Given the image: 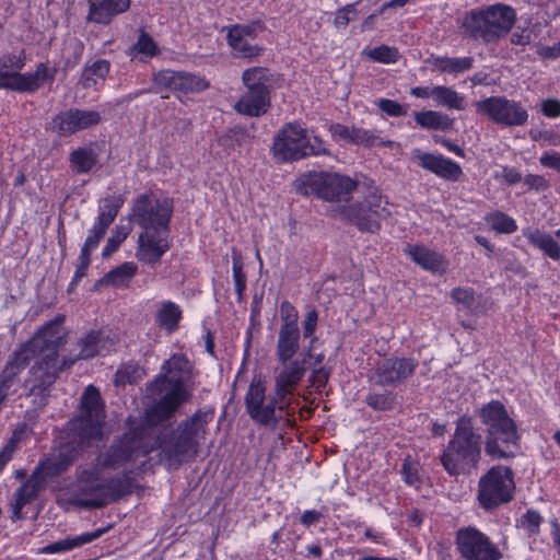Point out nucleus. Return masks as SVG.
Returning a JSON list of instances; mask_svg holds the SVG:
<instances>
[{
    "label": "nucleus",
    "instance_id": "f257e3e1",
    "mask_svg": "<svg viewBox=\"0 0 560 560\" xmlns=\"http://www.w3.org/2000/svg\"><path fill=\"white\" fill-rule=\"evenodd\" d=\"M65 316L58 315L46 323L32 338L39 357L28 370L24 381L27 397L37 408L47 405L51 388L60 372L65 370L63 358L59 360L58 350L67 342L63 328Z\"/></svg>",
    "mask_w": 560,
    "mask_h": 560
},
{
    "label": "nucleus",
    "instance_id": "f03ea898",
    "mask_svg": "<svg viewBox=\"0 0 560 560\" xmlns=\"http://www.w3.org/2000/svg\"><path fill=\"white\" fill-rule=\"evenodd\" d=\"M128 493L130 483L126 477L105 478L103 468L93 459L75 467L73 480L59 487L57 502L63 506L100 509Z\"/></svg>",
    "mask_w": 560,
    "mask_h": 560
},
{
    "label": "nucleus",
    "instance_id": "7ed1b4c3",
    "mask_svg": "<svg viewBox=\"0 0 560 560\" xmlns=\"http://www.w3.org/2000/svg\"><path fill=\"white\" fill-rule=\"evenodd\" d=\"M105 419L104 405L100 392L90 385L81 397L80 412L68 422L67 442L54 452L57 458L69 468L94 441L103 439Z\"/></svg>",
    "mask_w": 560,
    "mask_h": 560
},
{
    "label": "nucleus",
    "instance_id": "20e7f679",
    "mask_svg": "<svg viewBox=\"0 0 560 560\" xmlns=\"http://www.w3.org/2000/svg\"><path fill=\"white\" fill-rule=\"evenodd\" d=\"M162 372L148 387L149 396L154 398L147 411L151 422L171 418L190 396L186 383L191 377L192 365L185 354H173L162 365Z\"/></svg>",
    "mask_w": 560,
    "mask_h": 560
},
{
    "label": "nucleus",
    "instance_id": "39448f33",
    "mask_svg": "<svg viewBox=\"0 0 560 560\" xmlns=\"http://www.w3.org/2000/svg\"><path fill=\"white\" fill-rule=\"evenodd\" d=\"M213 419L212 410H197L182 421L176 429L164 434L159 442L160 460L170 468H178L183 463L196 457L201 442L206 439L207 427Z\"/></svg>",
    "mask_w": 560,
    "mask_h": 560
},
{
    "label": "nucleus",
    "instance_id": "423d86ee",
    "mask_svg": "<svg viewBox=\"0 0 560 560\" xmlns=\"http://www.w3.org/2000/svg\"><path fill=\"white\" fill-rule=\"evenodd\" d=\"M478 416L486 427V454L492 459L514 457L521 436L505 406L500 400H491L479 409Z\"/></svg>",
    "mask_w": 560,
    "mask_h": 560
},
{
    "label": "nucleus",
    "instance_id": "0eeeda50",
    "mask_svg": "<svg viewBox=\"0 0 560 560\" xmlns=\"http://www.w3.org/2000/svg\"><path fill=\"white\" fill-rule=\"evenodd\" d=\"M482 438L474 429L470 418L462 417L456 422L452 439L441 455V464L451 476L470 474L481 459Z\"/></svg>",
    "mask_w": 560,
    "mask_h": 560
},
{
    "label": "nucleus",
    "instance_id": "6e6552de",
    "mask_svg": "<svg viewBox=\"0 0 560 560\" xmlns=\"http://www.w3.org/2000/svg\"><path fill=\"white\" fill-rule=\"evenodd\" d=\"M516 21L513 8L497 3L471 10L463 20L464 33L485 44H493L505 37Z\"/></svg>",
    "mask_w": 560,
    "mask_h": 560
},
{
    "label": "nucleus",
    "instance_id": "1a4fd4ad",
    "mask_svg": "<svg viewBox=\"0 0 560 560\" xmlns=\"http://www.w3.org/2000/svg\"><path fill=\"white\" fill-rule=\"evenodd\" d=\"M244 402L249 418L261 427L276 429L289 415L290 398H280L276 392L267 395V381L260 374L253 376Z\"/></svg>",
    "mask_w": 560,
    "mask_h": 560
},
{
    "label": "nucleus",
    "instance_id": "9d476101",
    "mask_svg": "<svg viewBox=\"0 0 560 560\" xmlns=\"http://www.w3.org/2000/svg\"><path fill=\"white\" fill-rule=\"evenodd\" d=\"M272 153L282 162L298 161L308 155H331L319 137L313 136L312 143L307 130L296 122H289L279 130L273 139Z\"/></svg>",
    "mask_w": 560,
    "mask_h": 560
},
{
    "label": "nucleus",
    "instance_id": "9b49d317",
    "mask_svg": "<svg viewBox=\"0 0 560 560\" xmlns=\"http://www.w3.org/2000/svg\"><path fill=\"white\" fill-rule=\"evenodd\" d=\"M357 187L358 182L349 176L320 171L302 175L298 180L296 191L328 202H340L348 201Z\"/></svg>",
    "mask_w": 560,
    "mask_h": 560
},
{
    "label": "nucleus",
    "instance_id": "f8f14e48",
    "mask_svg": "<svg viewBox=\"0 0 560 560\" xmlns=\"http://www.w3.org/2000/svg\"><path fill=\"white\" fill-rule=\"evenodd\" d=\"M152 438L144 427H137L125 433L120 439L115 440L104 453L94 460L105 469H117L128 463L144 457L153 448Z\"/></svg>",
    "mask_w": 560,
    "mask_h": 560
},
{
    "label": "nucleus",
    "instance_id": "ddd939ff",
    "mask_svg": "<svg viewBox=\"0 0 560 560\" xmlns=\"http://www.w3.org/2000/svg\"><path fill=\"white\" fill-rule=\"evenodd\" d=\"M245 91L234 105V109L248 117L265 115L270 107L269 73L266 68L254 67L242 74Z\"/></svg>",
    "mask_w": 560,
    "mask_h": 560
},
{
    "label": "nucleus",
    "instance_id": "4468645a",
    "mask_svg": "<svg viewBox=\"0 0 560 560\" xmlns=\"http://www.w3.org/2000/svg\"><path fill=\"white\" fill-rule=\"evenodd\" d=\"M337 212L341 219L369 233L378 232L380 220L390 214L388 201L377 191L370 194L363 202L339 207Z\"/></svg>",
    "mask_w": 560,
    "mask_h": 560
},
{
    "label": "nucleus",
    "instance_id": "2eb2a0df",
    "mask_svg": "<svg viewBox=\"0 0 560 560\" xmlns=\"http://www.w3.org/2000/svg\"><path fill=\"white\" fill-rule=\"evenodd\" d=\"M172 214L171 200H160L152 194H142L132 202L130 220L142 231H170Z\"/></svg>",
    "mask_w": 560,
    "mask_h": 560
},
{
    "label": "nucleus",
    "instance_id": "dca6fc26",
    "mask_svg": "<svg viewBox=\"0 0 560 560\" xmlns=\"http://www.w3.org/2000/svg\"><path fill=\"white\" fill-rule=\"evenodd\" d=\"M513 471L505 466H494L478 482V501L485 510H493L513 498Z\"/></svg>",
    "mask_w": 560,
    "mask_h": 560
},
{
    "label": "nucleus",
    "instance_id": "f3484780",
    "mask_svg": "<svg viewBox=\"0 0 560 560\" xmlns=\"http://www.w3.org/2000/svg\"><path fill=\"white\" fill-rule=\"evenodd\" d=\"M455 545L464 560H500L503 557L490 537L471 526L457 530Z\"/></svg>",
    "mask_w": 560,
    "mask_h": 560
},
{
    "label": "nucleus",
    "instance_id": "a211bd4d",
    "mask_svg": "<svg viewBox=\"0 0 560 560\" xmlns=\"http://www.w3.org/2000/svg\"><path fill=\"white\" fill-rule=\"evenodd\" d=\"M479 114L495 124L506 127L523 126L528 120V112L520 102L504 96H491L475 103Z\"/></svg>",
    "mask_w": 560,
    "mask_h": 560
},
{
    "label": "nucleus",
    "instance_id": "6ab92c4d",
    "mask_svg": "<svg viewBox=\"0 0 560 560\" xmlns=\"http://www.w3.org/2000/svg\"><path fill=\"white\" fill-rule=\"evenodd\" d=\"M417 366V360L411 358H385L375 365L372 378L376 385L396 387L409 378Z\"/></svg>",
    "mask_w": 560,
    "mask_h": 560
},
{
    "label": "nucleus",
    "instance_id": "aec40b11",
    "mask_svg": "<svg viewBox=\"0 0 560 560\" xmlns=\"http://www.w3.org/2000/svg\"><path fill=\"white\" fill-rule=\"evenodd\" d=\"M153 92L170 90L173 92H200L208 88L207 82L195 74L184 71L161 70L153 74Z\"/></svg>",
    "mask_w": 560,
    "mask_h": 560
},
{
    "label": "nucleus",
    "instance_id": "412c9836",
    "mask_svg": "<svg viewBox=\"0 0 560 560\" xmlns=\"http://www.w3.org/2000/svg\"><path fill=\"white\" fill-rule=\"evenodd\" d=\"M170 248L168 231H142L137 240L135 256L140 262L154 267Z\"/></svg>",
    "mask_w": 560,
    "mask_h": 560
},
{
    "label": "nucleus",
    "instance_id": "4be33fe9",
    "mask_svg": "<svg viewBox=\"0 0 560 560\" xmlns=\"http://www.w3.org/2000/svg\"><path fill=\"white\" fill-rule=\"evenodd\" d=\"M262 30L260 22L250 24H235L228 27V44L237 58H254L260 55L261 47L253 42L258 32Z\"/></svg>",
    "mask_w": 560,
    "mask_h": 560
},
{
    "label": "nucleus",
    "instance_id": "5701e85b",
    "mask_svg": "<svg viewBox=\"0 0 560 560\" xmlns=\"http://www.w3.org/2000/svg\"><path fill=\"white\" fill-rule=\"evenodd\" d=\"M100 121L101 115L96 110L70 108L54 117L52 129L65 137L95 126Z\"/></svg>",
    "mask_w": 560,
    "mask_h": 560
},
{
    "label": "nucleus",
    "instance_id": "b1692460",
    "mask_svg": "<svg viewBox=\"0 0 560 560\" xmlns=\"http://www.w3.org/2000/svg\"><path fill=\"white\" fill-rule=\"evenodd\" d=\"M78 353L63 358L65 369L70 368L78 360H88L96 355H104L115 347V341L102 331L91 330L77 342Z\"/></svg>",
    "mask_w": 560,
    "mask_h": 560
},
{
    "label": "nucleus",
    "instance_id": "393cba45",
    "mask_svg": "<svg viewBox=\"0 0 560 560\" xmlns=\"http://www.w3.org/2000/svg\"><path fill=\"white\" fill-rule=\"evenodd\" d=\"M413 156L421 167L434 173L443 179L456 182L463 175L462 167L458 163L441 154L435 155L416 150Z\"/></svg>",
    "mask_w": 560,
    "mask_h": 560
},
{
    "label": "nucleus",
    "instance_id": "a878e982",
    "mask_svg": "<svg viewBox=\"0 0 560 560\" xmlns=\"http://www.w3.org/2000/svg\"><path fill=\"white\" fill-rule=\"evenodd\" d=\"M282 369L275 377V390L278 397L290 398L306 372L305 360H293L281 363Z\"/></svg>",
    "mask_w": 560,
    "mask_h": 560
},
{
    "label": "nucleus",
    "instance_id": "bb28decb",
    "mask_svg": "<svg viewBox=\"0 0 560 560\" xmlns=\"http://www.w3.org/2000/svg\"><path fill=\"white\" fill-rule=\"evenodd\" d=\"M328 130L332 137H339L340 139L357 145L390 147L393 144V141H382L374 131L363 128L349 127L337 122L331 124Z\"/></svg>",
    "mask_w": 560,
    "mask_h": 560
},
{
    "label": "nucleus",
    "instance_id": "cd10ccee",
    "mask_svg": "<svg viewBox=\"0 0 560 560\" xmlns=\"http://www.w3.org/2000/svg\"><path fill=\"white\" fill-rule=\"evenodd\" d=\"M131 0H90L86 20L108 25L113 19L129 10Z\"/></svg>",
    "mask_w": 560,
    "mask_h": 560
},
{
    "label": "nucleus",
    "instance_id": "c85d7f7f",
    "mask_svg": "<svg viewBox=\"0 0 560 560\" xmlns=\"http://www.w3.org/2000/svg\"><path fill=\"white\" fill-rule=\"evenodd\" d=\"M35 341L31 339L23 342L9 357L2 371V378L13 384L19 374L26 368L31 360L34 362L39 357V351L34 346Z\"/></svg>",
    "mask_w": 560,
    "mask_h": 560
},
{
    "label": "nucleus",
    "instance_id": "c756f323",
    "mask_svg": "<svg viewBox=\"0 0 560 560\" xmlns=\"http://www.w3.org/2000/svg\"><path fill=\"white\" fill-rule=\"evenodd\" d=\"M35 341L31 339L23 342L9 357L2 371V378L13 384L19 374L26 368L31 360L34 362L39 357V351L34 346Z\"/></svg>",
    "mask_w": 560,
    "mask_h": 560
},
{
    "label": "nucleus",
    "instance_id": "7c9ffc66",
    "mask_svg": "<svg viewBox=\"0 0 560 560\" xmlns=\"http://www.w3.org/2000/svg\"><path fill=\"white\" fill-rule=\"evenodd\" d=\"M58 69L42 62L33 73H18L16 92L34 93L45 83H52Z\"/></svg>",
    "mask_w": 560,
    "mask_h": 560
},
{
    "label": "nucleus",
    "instance_id": "2f4dec72",
    "mask_svg": "<svg viewBox=\"0 0 560 560\" xmlns=\"http://www.w3.org/2000/svg\"><path fill=\"white\" fill-rule=\"evenodd\" d=\"M107 532V528H98L90 533H83L77 536H68L63 539L55 541L45 546L42 549L43 553H59L67 552L77 548H80L86 544H90L98 539L103 534Z\"/></svg>",
    "mask_w": 560,
    "mask_h": 560
},
{
    "label": "nucleus",
    "instance_id": "473e14b6",
    "mask_svg": "<svg viewBox=\"0 0 560 560\" xmlns=\"http://www.w3.org/2000/svg\"><path fill=\"white\" fill-rule=\"evenodd\" d=\"M137 40L128 48L127 55L131 60L148 62L161 54V49L153 37L143 28L138 30Z\"/></svg>",
    "mask_w": 560,
    "mask_h": 560
},
{
    "label": "nucleus",
    "instance_id": "72a5a7b5",
    "mask_svg": "<svg viewBox=\"0 0 560 560\" xmlns=\"http://www.w3.org/2000/svg\"><path fill=\"white\" fill-rule=\"evenodd\" d=\"M405 253L411 260L419 265L421 268L431 272H439L444 270V260L442 255L429 249L425 246L408 245Z\"/></svg>",
    "mask_w": 560,
    "mask_h": 560
},
{
    "label": "nucleus",
    "instance_id": "f704fd0d",
    "mask_svg": "<svg viewBox=\"0 0 560 560\" xmlns=\"http://www.w3.org/2000/svg\"><path fill=\"white\" fill-rule=\"evenodd\" d=\"M138 272V266L133 261H125L120 266L105 273L95 283V288L113 287L127 288Z\"/></svg>",
    "mask_w": 560,
    "mask_h": 560
},
{
    "label": "nucleus",
    "instance_id": "c9c22d12",
    "mask_svg": "<svg viewBox=\"0 0 560 560\" xmlns=\"http://www.w3.org/2000/svg\"><path fill=\"white\" fill-rule=\"evenodd\" d=\"M523 235L534 247L544 252L552 260L560 259V245L551 234L537 228H526L523 230Z\"/></svg>",
    "mask_w": 560,
    "mask_h": 560
},
{
    "label": "nucleus",
    "instance_id": "e433bc0d",
    "mask_svg": "<svg viewBox=\"0 0 560 560\" xmlns=\"http://www.w3.org/2000/svg\"><path fill=\"white\" fill-rule=\"evenodd\" d=\"M300 349V329L279 328L276 347L278 362L285 363L293 359Z\"/></svg>",
    "mask_w": 560,
    "mask_h": 560
},
{
    "label": "nucleus",
    "instance_id": "4c0bfd02",
    "mask_svg": "<svg viewBox=\"0 0 560 560\" xmlns=\"http://www.w3.org/2000/svg\"><path fill=\"white\" fill-rule=\"evenodd\" d=\"M43 488V480L33 472L32 477L23 483L14 494L13 517L21 518L22 509L35 500Z\"/></svg>",
    "mask_w": 560,
    "mask_h": 560
},
{
    "label": "nucleus",
    "instance_id": "58836bf2",
    "mask_svg": "<svg viewBox=\"0 0 560 560\" xmlns=\"http://www.w3.org/2000/svg\"><path fill=\"white\" fill-rule=\"evenodd\" d=\"M428 63L431 65L435 71L458 74L472 68L474 58L431 56L428 59Z\"/></svg>",
    "mask_w": 560,
    "mask_h": 560
},
{
    "label": "nucleus",
    "instance_id": "ea45409f",
    "mask_svg": "<svg viewBox=\"0 0 560 560\" xmlns=\"http://www.w3.org/2000/svg\"><path fill=\"white\" fill-rule=\"evenodd\" d=\"M182 316L183 312L176 303L163 301L155 314V323L167 334H173L177 330Z\"/></svg>",
    "mask_w": 560,
    "mask_h": 560
},
{
    "label": "nucleus",
    "instance_id": "a19ab883",
    "mask_svg": "<svg viewBox=\"0 0 560 560\" xmlns=\"http://www.w3.org/2000/svg\"><path fill=\"white\" fill-rule=\"evenodd\" d=\"M109 71L110 62L108 60H95L92 65L83 68L79 83L85 90L96 88L106 80Z\"/></svg>",
    "mask_w": 560,
    "mask_h": 560
},
{
    "label": "nucleus",
    "instance_id": "79ce46f5",
    "mask_svg": "<svg viewBox=\"0 0 560 560\" xmlns=\"http://www.w3.org/2000/svg\"><path fill=\"white\" fill-rule=\"evenodd\" d=\"M413 119L420 127L428 130H447L453 126L452 118L436 110L416 112Z\"/></svg>",
    "mask_w": 560,
    "mask_h": 560
},
{
    "label": "nucleus",
    "instance_id": "37998d69",
    "mask_svg": "<svg viewBox=\"0 0 560 560\" xmlns=\"http://www.w3.org/2000/svg\"><path fill=\"white\" fill-rule=\"evenodd\" d=\"M98 155L92 148H79L71 152L70 163L77 173H88L97 163Z\"/></svg>",
    "mask_w": 560,
    "mask_h": 560
},
{
    "label": "nucleus",
    "instance_id": "c03bdc74",
    "mask_svg": "<svg viewBox=\"0 0 560 560\" xmlns=\"http://www.w3.org/2000/svg\"><path fill=\"white\" fill-rule=\"evenodd\" d=\"M435 104L451 109H465V100L455 90L444 85L435 86Z\"/></svg>",
    "mask_w": 560,
    "mask_h": 560
},
{
    "label": "nucleus",
    "instance_id": "a18cd8bd",
    "mask_svg": "<svg viewBox=\"0 0 560 560\" xmlns=\"http://www.w3.org/2000/svg\"><path fill=\"white\" fill-rule=\"evenodd\" d=\"M124 202L125 199L120 195L104 198L103 203L100 207L96 220L109 226L116 219Z\"/></svg>",
    "mask_w": 560,
    "mask_h": 560
},
{
    "label": "nucleus",
    "instance_id": "49530a36",
    "mask_svg": "<svg viewBox=\"0 0 560 560\" xmlns=\"http://www.w3.org/2000/svg\"><path fill=\"white\" fill-rule=\"evenodd\" d=\"M68 470L66 465L56 457L52 453L48 458L42 460L35 469V475H37L42 480L46 478H52L61 475Z\"/></svg>",
    "mask_w": 560,
    "mask_h": 560
},
{
    "label": "nucleus",
    "instance_id": "de8ad7c7",
    "mask_svg": "<svg viewBox=\"0 0 560 560\" xmlns=\"http://www.w3.org/2000/svg\"><path fill=\"white\" fill-rule=\"evenodd\" d=\"M130 232L131 226L129 223L116 225L103 248V257H110L119 248L120 244L127 238Z\"/></svg>",
    "mask_w": 560,
    "mask_h": 560
},
{
    "label": "nucleus",
    "instance_id": "09e8293b",
    "mask_svg": "<svg viewBox=\"0 0 560 560\" xmlns=\"http://www.w3.org/2000/svg\"><path fill=\"white\" fill-rule=\"evenodd\" d=\"M486 221L492 230L499 233L510 234L517 230L515 220L500 211L488 214Z\"/></svg>",
    "mask_w": 560,
    "mask_h": 560
},
{
    "label": "nucleus",
    "instance_id": "8fccbe9b",
    "mask_svg": "<svg viewBox=\"0 0 560 560\" xmlns=\"http://www.w3.org/2000/svg\"><path fill=\"white\" fill-rule=\"evenodd\" d=\"M141 377V370L138 364L129 362L120 365L115 373L114 383L116 386L136 383Z\"/></svg>",
    "mask_w": 560,
    "mask_h": 560
},
{
    "label": "nucleus",
    "instance_id": "3c124183",
    "mask_svg": "<svg viewBox=\"0 0 560 560\" xmlns=\"http://www.w3.org/2000/svg\"><path fill=\"white\" fill-rule=\"evenodd\" d=\"M365 402L374 410H389L396 405V395L389 390L370 393Z\"/></svg>",
    "mask_w": 560,
    "mask_h": 560
},
{
    "label": "nucleus",
    "instance_id": "603ef678",
    "mask_svg": "<svg viewBox=\"0 0 560 560\" xmlns=\"http://www.w3.org/2000/svg\"><path fill=\"white\" fill-rule=\"evenodd\" d=\"M365 55L369 57V59L382 63H393L396 62L399 58L398 49L386 45H381L369 49L365 51Z\"/></svg>",
    "mask_w": 560,
    "mask_h": 560
},
{
    "label": "nucleus",
    "instance_id": "864d4df0",
    "mask_svg": "<svg viewBox=\"0 0 560 560\" xmlns=\"http://www.w3.org/2000/svg\"><path fill=\"white\" fill-rule=\"evenodd\" d=\"M109 226L95 220L93 226L89 230V235L81 248L82 252L91 254L100 244Z\"/></svg>",
    "mask_w": 560,
    "mask_h": 560
},
{
    "label": "nucleus",
    "instance_id": "5fc2aeb1",
    "mask_svg": "<svg viewBox=\"0 0 560 560\" xmlns=\"http://www.w3.org/2000/svg\"><path fill=\"white\" fill-rule=\"evenodd\" d=\"M280 328L299 329V312L289 301L280 304Z\"/></svg>",
    "mask_w": 560,
    "mask_h": 560
},
{
    "label": "nucleus",
    "instance_id": "6e6d98bb",
    "mask_svg": "<svg viewBox=\"0 0 560 560\" xmlns=\"http://www.w3.org/2000/svg\"><path fill=\"white\" fill-rule=\"evenodd\" d=\"M451 298L466 311H471L477 305L475 291L471 288H455L451 292Z\"/></svg>",
    "mask_w": 560,
    "mask_h": 560
},
{
    "label": "nucleus",
    "instance_id": "4d7b16f0",
    "mask_svg": "<svg viewBox=\"0 0 560 560\" xmlns=\"http://www.w3.org/2000/svg\"><path fill=\"white\" fill-rule=\"evenodd\" d=\"M233 262V280L235 284V291L241 296L246 288V275L243 271V261L240 253L233 250L232 254Z\"/></svg>",
    "mask_w": 560,
    "mask_h": 560
},
{
    "label": "nucleus",
    "instance_id": "13d9d810",
    "mask_svg": "<svg viewBox=\"0 0 560 560\" xmlns=\"http://www.w3.org/2000/svg\"><path fill=\"white\" fill-rule=\"evenodd\" d=\"M378 108L392 117L405 116L408 112V105H401L396 101L381 98L377 101Z\"/></svg>",
    "mask_w": 560,
    "mask_h": 560
},
{
    "label": "nucleus",
    "instance_id": "bf43d9fd",
    "mask_svg": "<svg viewBox=\"0 0 560 560\" xmlns=\"http://www.w3.org/2000/svg\"><path fill=\"white\" fill-rule=\"evenodd\" d=\"M541 516L536 511H527L521 520V527L529 535L534 536L539 533Z\"/></svg>",
    "mask_w": 560,
    "mask_h": 560
},
{
    "label": "nucleus",
    "instance_id": "052dcab7",
    "mask_svg": "<svg viewBox=\"0 0 560 560\" xmlns=\"http://www.w3.org/2000/svg\"><path fill=\"white\" fill-rule=\"evenodd\" d=\"M91 262V254L84 253L81 250L79 256V262L77 265L75 272L73 275V278L69 284L68 291H72L75 285L81 281L83 277L86 275V270Z\"/></svg>",
    "mask_w": 560,
    "mask_h": 560
},
{
    "label": "nucleus",
    "instance_id": "680f3d73",
    "mask_svg": "<svg viewBox=\"0 0 560 560\" xmlns=\"http://www.w3.org/2000/svg\"><path fill=\"white\" fill-rule=\"evenodd\" d=\"M317 324L318 312L316 310H311L302 322L303 337L311 338V345H313L316 340L314 332L316 330Z\"/></svg>",
    "mask_w": 560,
    "mask_h": 560
},
{
    "label": "nucleus",
    "instance_id": "e2e57ef3",
    "mask_svg": "<svg viewBox=\"0 0 560 560\" xmlns=\"http://www.w3.org/2000/svg\"><path fill=\"white\" fill-rule=\"evenodd\" d=\"M401 475L406 483L409 486L418 487L420 480L417 463L405 462L401 466Z\"/></svg>",
    "mask_w": 560,
    "mask_h": 560
},
{
    "label": "nucleus",
    "instance_id": "0e129e2a",
    "mask_svg": "<svg viewBox=\"0 0 560 560\" xmlns=\"http://www.w3.org/2000/svg\"><path fill=\"white\" fill-rule=\"evenodd\" d=\"M0 60L2 63H4L5 69L10 72H20V70H22L25 65V57L23 52L20 55L7 54L1 56Z\"/></svg>",
    "mask_w": 560,
    "mask_h": 560
},
{
    "label": "nucleus",
    "instance_id": "69168bd1",
    "mask_svg": "<svg viewBox=\"0 0 560 560\" xmlns=\"http://www.w3.org/2000/svg\"><path fill=\"white\" fill-rule=\"evenodd\" d=\"M357 14V9L354 4H348L342 9L338 10L335 16V25L338 28H345L349 22L354 19Z\"/></svg>",
    "mask_w": 560,
    "mask_h": 560
},
{
    "label": "nucleus",
    "instance_id": "338daca9",
    "mask_svg": "<svg viewBox=\"0 0 560 560\" xmlns=\"http://www.w3.org/2000/svg\"><path fill=\"white\" fill-rule=\"evenodd\" d=\"M330 372L324 366L314 368L310 377L312 386L320 392L329 380Z\"/></svg>",
    "mask_w": 560,
    "mask_h": 560
},
{
    "label": "nucleus",
    "instance_id": "774afa93",
    "mask_svg": "<svg viewBox=\"0 0 560 560\" xmlns=\"http://www.w3.org/2000/svg\"><path fill=\"white\" fill-rule=\"evenodd\" d=\"M19 72H10L0 60V88L15 91Z\"/></svg>",
    "mask_w": 560,
    "mask_h": 560
}]
</instances>
